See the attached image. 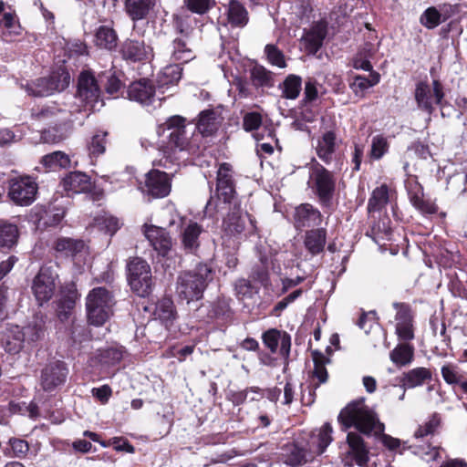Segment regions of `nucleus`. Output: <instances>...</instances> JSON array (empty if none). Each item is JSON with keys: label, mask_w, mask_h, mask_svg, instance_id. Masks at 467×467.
<instances>
[{"label": "nucleus", "mask_w": 467, "mask_h": 467, "mask_svg": "<svg viewBox=\"0 0 467 467\" xmlns=\"http://www.w3.org/2000/svg\"><path fill=\"white\" fill-rule=\"evenodd\" d=\"M339 422L346 428L355 427L364 434L383 432L384 424L377 414L365 404L364 399L348 403L338 415Z\"/></svg>", "instance_id": "f257e3e1"}, {"label": "nucleus", "mask_w": 467, "mask_h": 467, "mask_svg": "<svg viewBox=\"0 0 467 467\" xmlns=\"http://www.w3.org/2000/svg\"><path fill=\"white\" fill-rule=\"evenodd\" d=\"M211 279L212 269L205 264H199L194 269L182 272L178 275L176 293L187 303L200 300Z\"/></svg>", "instance_id": "f03ea898"}, {"label": "nucleus", "mask_w": 467, "mask_h": 467, "mask_svg": "<svg viewBox=\"0 0 467 467\" xmlns=\"http://www.w3.org/2000/svg\"><path fill=\"white\" fill-rule=\"evenodd\" d=\"M115 297L106 287L99 286L89 291L86 297L87 316L90 324L102 326L112 315Z\"/></svg>", "instance_id": "7ed1b4c3"}, {"label": "nucleus", "mask_w": 467, "mask_h": 467, "mask_svg": "<svg viewBox=\"0 0 467 467\" xmlns=\"http://www.w3.org/2000/svg\"><path fill=\"white\" fill-rule=\"evenodd\" d=\"M310 182L313 192L324 207H331L336 192L337 179L334 173L316 162L311 167Z\"/></svg>", "instance_id": "20e7f679"}, {"label": "nucleus", "mask_w": 467, "mask_h": 467, "mask_svg": "<svg viewBox=\"0 0 467 467\" xmlns=\"http://www.w3.org/2000/svg\"><path fill=\"white\" fill-rule=\"evenodd\" d=\"M444 96L443 87L437 79L432 81L431 87L427 82H419L414 91V98L418 108L427 112L430 116L434 111V105L440 106L443 118L449 116L444 111L446 105H448V102L444 101Z\"/></svg>", "instance_id": "39448f33"}, {"label": "nucleus", "mask_w": 467, "mask_h": 467, "mask_svg": "<svg viewBox=\"0 0 467 467\" xmlns=\"http://www.w3.org/2000/svg\"><path fill=\"white\" fill-rule=\"evenodd\" d=\"M246 230L249 234H254L256 230L255 221L248 213L242 211L238 202L229 205V211L222 223V231L224 235L239 238Z\"/></svg>", "instance_id": "423d86ee"}, {"label": "nucleus", "mask_w": 467, "mask_h": 467, "mask_svg": "<svg viewBox=\"0 0 467 467\" xmlns=\"http://www.w3.org/2000/svg\"><path fill=\"white\" fill-rule=\"evenodd\" d=\"M70 83V75L65 69H58L52 72L47 78H39L36 80L27 82L23 86L25 90L30 96L47 97L56 91H62L68 87Z\"/></svg>", "instance_id": "0eeeda50"}, {"label": "nucleus", "mask_w": 467, "mask_h": 467, "mask_svg": "<svg viewBox=\"0 0 467 467\" xmlns=\"http://www.w3.org/2000/svg\"><path fill=\"white\" fill-rule=\"evenodd\" d=\"M128 280L137 295L142 297L150 295L153 283L149 264L142 258H132L128 264Z\"/></svg>", "instance_id": "6e6552de"}, {"label": "nucleus", "mask_w": 467, "mask_h": 467, "mask_svg": "<svg viewBox=\"0 0 467 467\" xmlns=\"http://www.w3.org/2000/svg\"><path fill=\"white\" fill-rule=\"evenodd\" d=\"M185 123L186 119L178 115L172 116L166 120L164 126L171 131L169 134V145L181 151L185 150L193 154L198 147L192 140V133L186 130Z\"/></svg>", "instance_id": "1a4fd4ad"}, {"label": "nucleus", "mask_w": 467, "mask_h": 467, "mask_svg": "<svg viewBox=\"0 0 467 467\" xmlns=\"http://www.w3.org/2000/svg\"><path fill=\"white\" fill-rule=\"evenodd\" d=\"M233 173V166L230 163L223 162L219 165L216 176L217 209L221 203L232 205L238 202Z\"/></svg>", "instance_id": "9d476101"}, {"label": "nucleus", "mask_w": 467, "mask_h": 467, "mask_svg": "<svg viewBox=\"0 0 467 467\" xmlns=\"http://www.w3.org/2000/svg\"><path fill=\"white\" fill-rule=\"evenodd\" d=\"M31 118L36 122L46 125H67L71 122V112L56 102L36 107L31 110Z\"/></svg>", "instance_id": "9b49d317"}, {"label": "nucleus", "mask_w": 467, "mask_h": 467, "mask_svg": "<svg viewBox=\"0 0 467 467\" xmlns=\"http://www.w3.org/2000/svg\"><path fill=\"white\" fill-rule=\"evenodd\" d=\"M37 184L29 176L10 180L8 196L17 205L28 206L36 199Z\"/></svg>", "instance_id": "f8f14e48"}, {"label": "nucleus", "mask_w": 467, "mask_h": 467, "mask_svg": "<svg viewBox=\"0 0 467 467\" xmlns=\"http://www.w3.org/2000/svg\"><path fill=\"white\" fill-rule=\"evenodd\" d=\"M57 275L51 267L43 266L35 276L32 284L33 294L39 305L49 301L56 289Z\"/></svg>", "instance_id": "ddd939ff"}, {"label": "nucleus", "mask_w": 467, "mask_h": 467, "mask_svg": "<svg viewBox=\"0 0 467 467\" xmlns=\"http://www.w3.org/2000/svg\"><path fill=\"white\" fill-rule=\"evenodd\" d=\"M397 309L395 317L396 334L401 341H410L414 338L413 315L410 307L403 303H394Z\"/></svg>", "instance_id": "4468645a"}, {"label": "nucleus", "mask_w": 467, "mask_h": 467, "mask_svg": "<svg viewBox=\"0 0 467 467\" xmlns=\"http://www.w3.org/2000/svg\"><path fill=\"white\" fill-rule=\"evenodd\" d=\"M100 88L98 81L91 72L84 71L79 75L78 95L86 104L94 108L100 99Z\"/></svg>", "instance_id": "2eb2a0df"}, {"label": "nucleus", "mask_w": 467, "mask_h": 467, "mask_svg": "<svg viewBox=\"0 0 467 467\" xmlns=\"http://www.w3.org/2000/svg\"><path fill=\"white\" fill-rule=\"evenodd\" d=\"M143 233L151 246L160 255H167L171 249L172 240L164 228L145 224L143 226Z\"/></svg>", "instance_id": "dca6fc26"}, {"label": "nucleus", "mask_w": 467, "mask_h": 467, "mask_svg": "<svg viewBox=\"0 0 467 467\" xmlns=\"http://www.w3.org/2000/svg\"><path fill=\"white\" fill-rule=\"evenodd\" d=\"M145 187L146 192L152 197H165L171 192V178L164 171L152 170L147 174Z\"/></svg>", "instance_id": "f3484780"}, {"label": "nucleus", "mask_w": 467, "mask_h": 467, "mask_svg": "<svg viewBox=\"0 0 467 467\" xmlns=\"http://www.w3.org/2000/svg\"><path fill=\"white\" fill-rule=\"evenodd\" d=\"M181 36L175 37L167 47V54L173 62L187 63L195 57L188 41L187 34L180 29Z\"/></svg>", "instance_id": "a211bd4d"}, {"label": "nucleus", "mask_w": 467, "mask_h": 467, "mask_svg": "<svg viewBox=\"0 0 467 467\" xmlns=\"http://www.w3.org/2000/svg\"><path fill=\"white\" fill-rule=\"evenodd\" d=\"M294 225L296 229L318 226L322 223L323 216L318 209L310 203H302L296 207Z\"/></svg>", "instance_id": "6ab92c4d"}, {"label": "nucleus", "mask_w": 467, "mask_h": 467, "mask_svg": "<svg viewBox=\"0 0 467 467\" xmlns=\"http://www.w3.org/2000/svg\"><path fill=\"white\" fill-rule=\"evenodd\" d=\"M347 456L354 461L358 466H366L369 459V451L360 434L357 432H349L347 435Z\"/></svg>", "instance_id": "aec40b11"}, {"label": "nucleus", "mask_w": 467, "mask_h": 467, "mask_svg": "<svg viewBox=\"0 0 467 467\" xmlns=\"http://www.w3.org/2000/svg\"><path fill=\"white\" fill-rule=\"evenodd\" d=\"M120 52L124 59L133 62L149 60L153 57V50L150 46L145 45L143 41L133 39L125 40Z\"/></svg>", "instance_id": "412c9836"}, {"label": "nucleus", "mask_w": 467, "mask_h": 467, "mask_svg": "<svg viewBox=\"0 0 467 467\" xmlns=\"http://www.w3.org/2000/svg\"><path fill=\"white\" fill-rule=\"evenodd\" d=\"M263 342L272 353H275L280 346L279 353L286 360L291 348V337L286 333H281L276 329H269L263 334Z\"/></svg>", "instance_id": "4be33fe9"}, {"label": "nucleus", "mask_w": 467, "mask_h": 467, "mask_svg": "<svg viewBox=\"0 0 467 467\" xmlns=\"http://www.w3.org/2000/svg\"><path fill=\"white\" fill-rule=\"evenodd\" d=\"M67 377L65 364L60 361L50 363L42 371L41 384L45 390H52L62 384Z\"/></svg>", "instance_id": "5701e85b"}, {"label": "nucleus", "mask_w": 467, "mask_h": 467, "mask_svg": "<svg viewBox=\"0 0 467 467\" xmlns=\"http://www.w3.org/2000/svg\"><path fill=\"white\" fill-rule=\"evenodd\" d=\"M128 96L131 100L150 105L154 101L155 88L150 80L143 78L130 85Z\"/></svg>", "instance_id": "b1692460"}, {"label": "nucleus", "mask_w": 467, "mask_h": 467, "mask_svg": "<svg viewBox=\"0 0 467 467\" xmlns=\"http://www.w3.org/2000/svg\"><path fill=\"white\" fill-rule=\"evenodd\" d=\"M26 341L23 328L16 325L8 326L2 334L1 343L8 353H18Z\"/></svg>", "instance_id": "393cba45"}, {"label": "nucleus", "mask_w": 467, "mask_h": 467, "mask_svg": "<svg viewBox=\"0 0 467 467\" xmlns=\"http://www.w3.org/2000/svg\"><path fill=\"white\" fill-rule=\"evenodd\" d=\"M327 36V26L322 23H317L308 31L305 32L301 41L305 48L311 54H316L323 44Z\"/></svg>", "instance_id": "a878e982"}, {"label": "nucleus", "mask_w": 467, "mask_h": 467, "mask_svg": "<svg viewBox=\"0 0 467 467\" xmlns=\"http://www.w3.org/2000/svg\"><path fill=\"white\" fill-rule=\"evenodd\" d=\"M281 461L291 467L302 466L308 462L307 451L296 443H288L282 448Z\"/></svg>", "instance_id": "bb28decb"}, {"label": "nucleus", "mask_w": 467, "mask_h": 467, "mask_svg": "<svg viewBox=\"0 0 467 467\" xmlns=\"http://www.w3.org/2000/svg\"><path fill=\"white\" fill-rule=\"evenodd\" d=\"M203 229L196 222H190L181 233V242L188 253H194L200 247V235Z\"/></svg>", "instance_id": "cd10ccee"}, {"label": "nucleus", "mask_w": 467, "mask_h": 467, "mask_svg": "<svg viewBox=\"0 0 467 467\" xmlns=\"http://www.w3.org/2000/svg\"><path fill=\"white\" fill-rule=\"evenodd\" d=\"M335 132L329 130L325 132L318 140L316 147L317 157L326 164H330L336 152Z\"/></svg>", "instance_id": "c85d7f7f"}, {"label": "nucleus", "mask_w": 467, "mask_h": 467, "mask_svg": "<svg viewBox=\"0 0 467 467\" xmlns=\"http://www.w3.org/2000/svg\"><path fill=\"white\" fill-rule=\"evenodd\" d=\"M327 242V230L325 228H316L306 232L304 237V245L306 249L312 254H320Z\"/></svg>", "instance_id": "c756f323"}, {"label": "nucleus", "mask_w": 467, "mask_h": 467, "mask_svg": "<svg viewBox=\"0 0 467 467\" xmlns=\"http://www.w3.org/2000/svg\"><path fill=\"white\" fill-rule=\"evenodd\" d=\"M65 191L73 193L86 192L90 187L89 177L81 171H73L62 180Z\"/></svg>", "instance_id": "7c9ffc66"}, {"label": "nucleus", "mask_w": 467, "mask_h": 467, "mask_svg": "<svg viewBox=\"0 0 467 467\" xmlns=\"http://www.w3.org/2000/svg\"><path fill=\"white\" fill-rule=\"evenodd\" d=\"M125 11L132 20L147 17L155 5V0H125Z\"/></svg>", "instance_id": "2f4dec72"}, {"label": "nucleus", "mask_w": 467, "mask_h": 467, "mask_svg": "<svg viewBox=\"0 0 467 467\" xmlns=\"http://www.w3.org/2000/svg\"><path fill=\"white\" fill-rule=\"evenodd\" d=\"M227 21L233 27H244L249 21L246 8L240 2L232 0L228 5Z\"/></svg>", "instance_id": "473e14b6"}, {"label": "nucleus", "mask_w": 467, "mask_h": 467, "mask_svg": "<svg viewBox=\"0 0 467 467\" xmlns=\"http://www.w3.org/2000/svg\"><path fill=\"white\" fill-rule=\"evenodd\" d=\"M431 378L432 374L429 368L419 367L404 373L401 378V383L407 386V388L412 389L431 381Z\"/></svg>", "instance_id": "72a5a7b5"}, {"label": "nucleus", "mask_w": 467, "mask_h": 467, "mask_svg": "<svg viewBox=\"0 0 467 467\" xmlns=\"http://www.w3.org/2000/svg\"><path fill=\"white\" fill-rule=\"evenodd\" d=\"M54 248L65 256L75 257L84 250L85 244L79 239L60 237L56 241Z\"/></svg>", "instance_id": "f704fd0d"}, {"label": "nucleus", "mask_w": 467, "mask_h": 467, "mask_svg": "<svg viewBox=\"0 0 467 467\" xmlns=\"http://www.w3.org/2000/svg\"><path fill=\"white\" fill-rule=\"evenodd\" d=\"M196 128L202 136L213 134L219 128L216 112L213 109L202 111Z\"/></svg>", "instance_id": "c9c22d12"}, {"label": "nucleus", "mask_w": 467, "mask_h": 467, "mask_svg": "<svg viewBox=\"0 0 467 467\" xmlns=\"http://www.w3.org/2000/svg\"><path fill=\"white\" fill-rule=\"evenodd\" d=\"M118 36L115 30L107 26H100L95 34L96 45L107 50H112L117 47Z\"/></svg>", "instance_id": "e433bc0d"}, {"label": "nucleus", "mask_w": 467, "mask_h": 467, "mask_svg": "<svg viewBox=\"0 0 467 467\" xmlns=\"http://www.w3.org/2000/svg\"><path fill=\"white\" fill-rule=\"evenodd\" d=\"M46 320L44 316L36 314L30 323L23 328L26 340L35 342L44 337Z\"/></svg>", "instance_id": "4c0bfd02"}, {"label": "nucleus", "mask_w": 467, "mask_h": 467, "mask_svg": "<svg viewBox=\"0 0 467 467\" xmlns=\"http://www.w3.org/2000/svg\"><path fill=\"white\" fill-rule=\"evenodd\" d=\"M182 68L179 64L165 67L158 75L159 88L176 85L182 78Z\"/></svg>", "instance_id": "58836bf2"}, {"label": "nucleus", "mask_w": 467, "mask_h": 467, "mask_svg": "<svg viewBox=\"0 0 467 467\" xmlns=\"http://www.w3.org/2000/svg\"><path fill=\"white\" fill-rule=\"evenodd\" d=\"M414 357V348L407 343L399 344L389 354L391 361L397 366L410 364Z\"/></svg>", "instance_id": "ea45409f"}, {"label": "nucleus", "mask_w": 467, "mask_h": 467, "mask_svg": "<svg viewBox=\"0 0 467 467\" xmlns=\"http://www.w3.org/2000/svg\"><path fill=\"white\" fill-rule=\"evenodd\" d=\"M40 163L49 170L67 168L70 164V159L63 151H54L42 157Z\"/></svg>", "instance_id": "a19ab883"}, {"label": "nucleus", "mask_w": 467, "mask_h": 467, "mask_svg": "<svg viewBox=\"0 0 467 467\" xmlns=\"http://www.w3.org/2000/svg\"><path fill=\"white\" fill-rule=\"evenodd\" d=\"M312 357L315 365L313 379H317V382L315 383V388L317 389L320 384L325 383L327 380L328 375L325 364L326 362H328V359L317 350L312 352Z\"/></svg>", "instance_id": "79ce46f5"}, {"label": "nucleus", "mask_w": 467, "mask_h": 467, "mask_svg": "<svg viewBox=\"0 0 467 467\" xmlns=\"http://www.w3.org/2000/svg\"><path fill=\"white\" fill-rule=\"evenodd\" d=\"M389 202V191L387 185L377 187L368 202V213L380 211Z\"/></svg>", "instance_id": "37998d69"}, {"label": "nucleus", "mask_w": 467, "mask_h": 467, "mask_svg": "<svg viewBox=\"0 0 467 467\" xmlns=\"http://www.w3.org/2000/svg\"><path fill=\"white\" fill-rule=\"evenodd\" d=\"M18 238V229L14 223L0 222V247L11 248Z\"/></svg>", "instance_id": "c03bdc74"}, {"label": "nucleus", "mask_w": 467, "mask_h": 467, "mask_svg": "<svg viewBox=\"0 0 467 467\" xmlns=\"http://www.w3.org/2000/svg\"><path fill=\"white\" fill-rule=\"evenodd\" d=\"M68 136V124L52 125L42 131L41 139L47 143H58Z\"/></svg>", "instance_id": "a18cd8bd"}, {"label": "nucleus", "mask_w": 467, "mask_h": 467, "mask_svg": "<svg viewBox=\"0 0 467 467\" xmlns=\"http://www.w3.org/2000/svg\"><path fill=\"white\" fill-rule=\"evenodd\" d=\"M441 426V417L434 412L426 422L420 425L414 432L415 438H424L429 435H434Z\"/></svg>", "instance_id": "49530a36"}, {"label": "nucleus", "mask_w": 467, "mask_h": 467, "mask_svg": "<svg viewBox=\"0 0 467 467\" xmlns=\"http://www.w3.org/2000/svg\"><path fill=\"white\" fill-rule=\"evenodd\" d=\"M78 299V293L75 290L68 291L64 295L57 305V317L64 321L68 318L70 311L75 307Z\"/></svg>", "instance_id": "de8ad7c7"}, {"label": "nucleus", "mask_w": 467, "mask_h": 467, "mask_svg": "<svg viewBox=\"0 0 467 467\" xmlns=\"http://www.w3.org/2000/svg\"><path fill=\"white\" fill-rule=\"evenodd\" d=\"M302 85V78L296 75H289L282 84L283 97L295 99L298 97Z\"/></svg>", "instance_id": "09e8293b"}, {"label": "nucleus", "mask_w": 467, "mask_h": 467, "mask_svg": "<svg viewBox=\"0 0 467 467\" xmlns=\"http://www.w3.org/2000/svg\"><path fill=\"white\" fill-rule=\"evenodd\" d=\"M251 80L255 87H271L273 86V74L265 67L255 65L251 69Z\"/></svg>", "instance_id": "8fccbe9b"}, {"label": "nucleus", "mask_w": 467, "mask_h": 467, "mask_svg": "<svg viewBox=\"0 0 467 467\" xmlns=\"http://www.w3.org/2000/svg\"><path fill=\"white\" fill-rule=\"evenodd\" d=\"M155 314L162 322L171 323L176 317L173 302L169 298H163L158 302Z\"/></svg>", "instance_id": "3c124183"}, {"label": "nucleus", "mask_w": 467, "mask_h": 467, "mask_svg": "<svg viewBox=\"0 0 467 467\" xmlns=\"http://www.w3.org/2000/svg\"><path fill=\"white\" fill-rule=\"evenodd\" d=\"M419 192L410 194V202L412 205L424 213H435L437 210L435 205L429 201L424 200L422 188L420 185H419Z\"/></svg>", "instance_id": "603ef678"}, {"label": "nucleus", "mask_w": 467, "mask_h": 467, "mask_svg": "<svg viewBox=\"0 0 467 467\" xmlns=\"http://www.w3.org/2000/svg\"><path fill=\"white\" fill-rule=\"evenodd\" d=\"M420 21L425 27L433 29L442 22L441 14L436 7H429L421 15Z\"/></svg>", "instance_id": "864d4df0"}, {"label": "nucleus", "mask_w": 467, "mask_h": 467, "mask_svg": "<svg viewBox=\"0 0 467 467\" xmlns=\"http://www.w3.org/2000/svg\"><path fill=\"white\" fill-rule=\"evenodd\" d=\"M267 60L273 66L284 68L286 67L283 52L275 45L268 44L265 47Z\"/></svg>", "instance_id": "5fc2aeb1"}, {"label": "nucleus", "mask_w": 467, "mask_h": 467, "mask_svg": "<svg viewBox=\"0 0 467 467\" xmlns=\"http://www.w3.org/2000/svg\"><path fill=\"white\" fill-rule=\"evenodd\" d=\"M107 132H102L99 134H95L92 138L90 142L88 145V149L89 151V154L91 156L97 157L100 154H103L106 150V136Z\"/></svg>", "instance_id": "6e6d98bb"}, {"label": "nucleus", "mask_w": 467, "mask_h": 467, "mask_svg": "<svg viewBox=\"0 0 467 467\" xmlns=\"http://www.w3.org/2000/svg\"><path fill=\"white\" fill-rule=\"evenodd\" d=\"M388 150H389V142L385 137H383L381 135L373 137L372 142H371V150H370L371 158H373L375 160H379L388 151Z\"/></svg>", "instance_id": "4d7b16f0"}, {"label": "nucleus", "mask_w": 467, "mask_h": 467, "mask_svg": "<svg viewBox=\"0 0 467 467\" xmlns=\"http://www.w3.org/2000/svg\"><path fill=\"white\" fill-rule=\"evenodd\" d=\"M331 433H332V427L329 423H325L319 430V432L317 435L318 449L317 451V452L318 454L323 453L325 449L330 444V442L332 441Z\"/></svg>", "instance_id": "13d9d810"}, {"label": "nucleus", "mask_w": 467, "mask_h": 467, "mask_svg": "<svg viewBox=\"0 0 467 467\" xmlns=\"http://www.w3.org/2000/svg\"><path fill=\"white\" fill-rule=\"evenodd\" d=\"M106 80L105 88L106 91L110 94H116L122 87L121 81L111 70L105 72L100 77V81Z\"/></svg>", "instance_id": "bf43d9fd"}, {"label": "nucleus", "mask_w": 467, "mask_h": 467, "mask_svg": "<svg viewBox=\"0 0 467 467\" xmlns=\"http://www.w3.org/2000/svg\"><path fill=\"white\" fill-rule=\"evenodd\" d=\"M253 281L259 282L262 285L266 286L269 281L268 266L265 261L261 260V264L254 266L251 274Z\"/></svg>", "instance_id": "052dcab7"}, {"label": "nucleus", "mask_w": 467, "mask_h": 467, "mask_svg": "<svg viewBox=\"0 0 467 467\" xmlns=\"http://www.w3.org/2000/svg\"><path fill=\"white\" fill-rule=\"evenodd\" d=\"M234 289L238 296L246 298L252 297L254 293L258 292L251 282L244 278H240L235 282Z\"/></svg>", "instance_id": "680f3d73"}, {"label": "nucleus", "mask_w": 467, "mask_h": 467, "mask_svg": "<svg viewBox=\"0 0 467 467\" xmlns=\"http://www.w3.org/2000/svg\"><path fill=\"white\" fill-rule=\"evenodd\" d=\"M262 124V116L258 112H249L244 116L243 127L246 131L258 130Z\"/></svg>", "instance_id": "e2e57ef3"}, {"label": "nucleus", "mask_w": 467, "mask_h": 467, "mask_svg": "<svg viewBox=\"0 0 467 467\" xmlns=\"http://www.w3.org/2000/svg\"><path fill=\"white\" fill-rule=\"evenodd\" d=\"M101 358L106 364L115 365L123 358V350L117 348L105 349L101 354Z\"/></svg>", "instance_id": "0e129e2a"}, {"label": "nucleus", "mask_w": 467, "mask_h": 467, "mask_svg": "<svg viewBox=\"0 0 467 467\" xmlns=\"http://www.w3.org/2000/svg\"><path fill=\"white\" fill-rule=\"evenodd\" d=\"M441 450V446L428 445L420 448L419 454L423 460L429 462L437 461L441 457L440 452Z\"/></svg>", "instance_id": "69168bd1"}, {"label": "nucleus", "mask_w": 467, "mask_h": 467, "mask_svg": "<svg viewBox=\"0 0 467 467\" xmlns=\"http://www.w3.org/2000/svg\"><path fill=\"white\" fill-rule=\"evenodd\" d=\"M189 10L197 14H204L210 9L211 0H184Z\"/></svg>", "instance_id": "338daca9"}, {"label": "nucleus", "mask_w": 467, "mask_h": 467, "mask_svg": "<svg viewBox=\"0 0 467 467\" xmlns=\"http://www.w3.org/2000/svg\"><path fill=\"white\" fill-rule=\"evenodd\" d=\"M441 375L443 379L448 384H457L461 383L460 377L455 369V368L451 365H445L441 368Z\"/></svg>", "instance_id": "774afa93"}]
</instances>
